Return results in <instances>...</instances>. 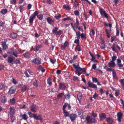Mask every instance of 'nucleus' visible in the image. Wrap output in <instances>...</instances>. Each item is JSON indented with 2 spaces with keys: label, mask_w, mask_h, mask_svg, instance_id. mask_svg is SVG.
<instances>
[{
  "label": "nucleus",
  "mask_w": 124,
  "mask_h": 124,
  "mask_svg": "<svg viewBox=\"0 0 124 124\" xmlns=\"http://www.w3.org/2000/svg\"><path fill=\"white\" fill-rule=\"evenodd\" d=\"M28 113L30 117L31 118L32 117H33L36 120H40L42 119L41 116L40 115H39L38 116H37L36 114L34 113L32 114V113L31 112H28Z\"/></svg>",
  "instance_id": "nucleus-1"
},
{
  "label": "nucleus",
  "mask_w": 124,
  "mask_h": 124,
  "mask_svg": "<svg viewBox=\"0 0 124 124\" xmlns=\"http://www.w3.org/2000/svg\"><path fill=\"white\" fill-rule=\"evenodd\" d=\"M39 13V12L36 11L33 14H31L30 17L29 18V21L30 23H33L34 20Z\"/></svg>",
  "instance_id": "nucleus-2"
},
{
  "label": "nucleus",
  "mask_w": 124,
  "mask_h": 124,
  "mask_svg": "<svg viewBox=\"0 0 124 124\" xmlns=\"http://www.w3.org/2000/svg\"><path fill=\"white\" fill-rule=\"evenodd\" d=\"M68 103H65L63 105L62 108V110L63 111V113L64 114V116L65 117L69 116L70 114L69 112L65 110L66 107L68 106Z\"/></svg>",
  "instance_id": "nucleus-3"
},
{
  "label": "nucleus",
  "mask_w": 124,
  "mask_h": 124,
  "mask_svg": "<svg viewBox=\"0 0 124 124\" xmlns=\"http://www.w3.org/2000/svg\"><path fill=\"white\" fill-rule=\"evenodd\" d=\"M100 12L103 18H105L108 19V14L106 13L105 11L102 8H101L100 9Z\"/></svg>",
  "instance_id": "nucleus-4"
},
{
  "label": "nucleus",
  "mask_w": 124,
  "mask_h": 124,
  "mask_svg": "<svg viewBox=\"0 0 124 124\" xmlns=\"http://www.w3.org/2000/svg\"><path fill=\"white\" fill-rule=\"evenodd\" d=\"M18 49L16 48L15 49V50L14 51L13 50H10V54L11 55H14L16 57H17V54L19 52L18 51Z\"/></svg>",
  "instance_id": "nucleus-5"
},
{
  "label": "nucleus",
  "mask_w": 124,
  "mask_h": 124,
  "mask_svg": "<svg viewBox=\"0 0 124 124\" xmlns=\"http://www.w3.org/2000/svg\"><path fill=\"white\" fill-rule=\"evenodd\" d=\"M69 117L71 122L74 121L77 117V115L75 114H72L70 115Z\"/></svg>",
  "instance_id": "nucleus-6"
},
{
  "label": "nucleus",
  "mask_w": 124,
  "mask_h": 124,
  "mask_svg": "<svg viewBox=\"0 0 124 124\" xmlns=\"http://www.w3.org/2000/svg\"><path fill=\"white\" fill-rule=\"evenodd\" d=\"M69 43L67 41H65L64 43V45H61V48L62 50H64L66 47H68L69 46Z\"/></svg>",
  "instance_id": "nucleus-7"
},
{
  "label": "nucleus",
  "mask_w": 124,
  "mask_h": 124,
  "mask_svg": "<svg viewBox=\"0 0 124 124\" xmlns=\"http://www.w3.org/2000/svg\"><path fill=\"white\" fill-rule=\"evenodd\" d=\"M10 112L9 114L10 116H12L14 114L15 110L14 107H10L9 108Z\"/></svg>",
  "instance_id": "nucleus-8"
},
{
  "label": "nucleus",
  "mask_w": 124,
  "mask_h": 124,
  "mask_svg": "<svg viewBox=\"0 0 124 124\" xmlns=\"http://www.w3.org/2000/svg\"><path fill=\"white\" fill-rule=\"evenodd\" d=\"M88 86L89 87L92 88H93L97 89V88L96 85L90 82L88 83Z\"/></svg>",
  "instance_id": "nucleus-9"
},
{
  "label": "nucleus",
  "mask_w": 124,
  "mask_h": 124,
  "mask_svg": "<svg viewBox=\"0 0 124 124\" xmlns=\"http://www.w3.org/2000/svg\"><path fill=\"white\" fill-rule=\"evenodd\" d=\"M123 115V114L121 112H118L117 114V116L118 117V121L119 122L121 121V119Z\"/></svg>",
  "instance_id": "nucleus-10"
},
{
  "label": "nucleus",
  "mask_w": 124,
  "mask_h": 124,
  "mask_svg": "<svg viewBox=\"0 0 124 124\" xmlns=\"http://www.w3.org/2000/svg\"><path fill=\"white\" fill-rule=\"evenodd\" d=\"M66 87V86L63 83H60L59 84V88L60 89L62 90H64Z\"/></svg>",
  "instance_id": "nucleus-11"
},
{
  "label": "nucleus",
  "mask_w": 124,
  "mask_h": 124,
  "mask_svg": "<svg viewBox=\"0 0 124 124\" xmlns=\"http://www.w3.org/2000/svg\"><path fill=\"white\" fill-rule=\"evenodd\" d=\"M36 105L34 104L31 105L30 107V108L31 111L33 112H36Z\"/></svg>",
  "instance_id": "nucleus-12"
},
{
  "label": "nucleus",
  "mask_w": 124,
  "mask_h": 124,
  "mask_svg": "<svg viewBox=\"0 0 124 124\" xmlns=\"http://www.w3.org/2000/svg\"><path fill=\"white\" fill-rule=\"evenodd\" d=\"M47 21L49 24L53 25L54 23V21L50 17H48L46 19Z\"/></svg>",
  "instance_id": "nucleus-13"
},
{
  "label": "nucleus",
  "mask_w": 124,
  "mask_h": 124,
  "mask_svg": "<svg viewBox=\"0 0 124 124\" xmlns=\"http://www.w3.org/2000/svg\"><path fill=\"white\" fill-rule=\"evenodd\" d=\"M32 62L38 65L41 63L40 61L37 58L33 59L32 60Z\"/></svg>",
  "instance_id": "nucleus-14"
},
{
  "label": "nucleus",
  "mask_w": 124,
  "mask_h": 124,
  "mask_svg": "<svg viewBox=\"0 0 124 124\" xmlns=\"http://www.w3.org/2000/svg\"><path fill=\"white\" fill-rule=\"evenodd\" d=\"M82 96V93L80 92H79L77 94V97L79 103H80L81 101Z\"/></svg>",
  "instance_id": "nucleus-15"
},
{
  "label": "nucleus",
  "mask_w": 124,
  "mask_h": 124,
  "mask_svg": "<svg viewBox=\"0 0 124 124\" xmlns=\"http://www.w3.org/2000/svg\"><path fill=\"white\" fill-rule=\"evenodd\" d=\"M76 22L74 24V26L76 29H77L79 25V23L78 20L77 18H76Z\"/></svg>",
  "instance_id": "nucleus-16"
},
{
  "label": "nucleus",
  "mask_w": 124,
  "mask_h": 124,
  "mask_svg": "<svg viewBox=\"0 0 124 124\" xmlns=\"http://www.w3.org/2000/svg\"><path fill=\"white\" fill-rule=\"evenodd\" d=\"M109 67L113 68L114 67L116 66V64L115 62L111 61L108 63Z\"/></svg>",
  "instance_id": "nucleus-17"
},
{
  "label": "nucleus",
  "mask_w": 124,
  "mask_h": 124,
  "mask_svg": "<svg viewBox=\"0 0 124 124\" xmlns=\"http://www.w3.org/2000/svg\"><path fill=\"white\" fill-rule=\"evenodd\" d=\"M15 89L13 87H11L8 93L10 94H12L14 93L15 91Z\"/></svg>",
  "instance_id": "nucleus-18"
},
{
  "label": "nucleus",
  "mask_w": 124,
  "mask_h": 124,
  "mask_svg": "<svg viewBox=\"0 0 124 124\" xmlns=\"http://www.w3.org/2000/svg\"><path fill=\"white\" fill-rule=\"evenodd\" d=\"M104 68L106 69V71H107L111 72L112 71V72H113V70H115L114 69H112L111 68H108V66L107 65L105 66L104 67Z\"/></svg>",
  "instance_id": "nucleus-19"
},
{
  "label": "nucleus",
  "mask_w": 124,
  "mask_h": 124,
  "mask_svg": "<svg viewBox=\"0 0 124 124\" xmlns=\"http://www.w3.org/2000/svg\"><path fill=\"white\" fill-rule=\"evenodd\" d=\"M41 46L40 45H36L33 48V50L35 52H37L39 50Z\"/></svg>",
  "instance_id": "nucleus-20"
},
{
  "label": "nucleus",
  "mask_w": 124,
  "mask_h": 124,
  "mask_svg": "<svg viewBox=\"0 0 124 124\" xmlns=\"http://www.w3.org/2000/svg\"><path fill=\"white\" fill-rule=\"evenodd\" d=\"M76 50H77L78 52H79L81 50V47L80 45L78 44L76 46L75 49V51H76Z\"/></svg>",
  "instance_id": "nucleus-21"
},
{
  "label": "nucleus",
  "mask_w": 124,
  "mask_h": 124,
  "mask_svg": "<svg viewBox=\"0 0 124 124\" xmlns=\"http://www.w3.org/2000/svg\"><path fill=\"white\" fill-rule=\"evenodd\" d=\"M31 54L28 52H27L25 54H24V57L27 58H30Z\"/></svg>",
  "instance_id": "nucleus-22"
},
{
  "label": "nucleus",
  "mask_w": 124,
  "mask_h": 124,
  "mask_svg": "<svg viewBox=\"0 0 124 124\" xmlns=\"http://www.w3.org/2000/svg\"><path fill=\"white\" fill-rule=\"evenodd\" d=\"M28 72L30 74L31 73V72L30 70L29 69L27 70L26 71H25L24 72V73L27 77H30V75L28 74Z\"/></svg>",
  "instance_id": "nucleus-23"
},
{
  "label": "nucleus",
  "mask_w": 124,
  "mask_h": 124,
  "mask_svg": "<svg viewBox=\"0 0 124 124\" xmlns=\"http://www.w3.org/2000/svg\"><path fill=\"white\" fill-rule=\"evenodd\" d=\"M17 36V35L16 33H13L10 35V37L13 39H15L16 38Z\"/></svg>",
  "instance_id": "nucleus-24"
},
{
  "label": "nucleus",
  "mask_w": 124,
  "mask_h": 124,
  "mask_svg": "<svg viewBox=\"0 0 124 124\" xmlns=\"http://www.w3.org/2000/svg\"><path fill=\"white\" fill-rule=\"evenodd\" d=\"M99 116L101 119L102 118H105L106 117V114L104 113H103L99 115Z\"/></svg>",
  "instance_id": "nucleus-25"
},
{
  "label": "nucleus",
  "mask_w": 124,
  "mask_h": 124,
  "mask_svg": "<svg viewBox=\"0 0 124 124\" xmlns=\"http://www.w3.org/2000/svg\"><path fill=\"white\" fill-rule=\"evenodd\" d=\"M113 77V78L115 79H117V77L116 74V72L115 71V70H114L113 72H112Z\"/></svg>",
  "instance_id": "nucleus-26"
},
{
  "label": "nucleus",
  "mask_w": 124,
  "mask_h": 124,
  "mask_svg": "<svg viewBox=\"0 0 124 124\" xmlns=\"http://www.w3.org/2000/svg\"><path fill=\"white\" fill-rule=\"evenodd\" d=\"M6 101V99L4 97H2L0 98V101H1L2 102L4 103Z\"/></svg>",
  "instance_id": "nucleus-27"
},
{
  "label": "nucleus",
  "mask_w": 124,
  "mask_h": 124,
  "mask_svg": "<svg viewBox=\"0 0 124 124\" xmlns=\"http://www.w3.org/2000/svg\"><path fill=\"white\" fill-rule=\"evenodd\" d=\"M63 8L67 10H70L71 9L69 5H64L63 7Z\"/></svg>",
  "instance_id": "nucleus-28"
},
{
  "label": "nucleus",
  "mask_w": 124,
  "mask_h": 124,
  "mask_svg": "<svg viewBox=\"0 0 124 124\" xmlns=\"http://www.w3.org/2000/svg\"><path fill=\"white\" fill-rule=\"evenodd\" d=\"M103 24H104L105 26L106 27H108L109 26V28H111V27H112V24H110V23H107L106 22H104L103 23Z\"/></svg>",
  "instance_id": "nucleus-29"
},
{
  "label": "nucleus",
  "mask_w": 124,
  "mask_h": 124,
  "mask_svg": "<svg viewBox=\"0 0 124 124\" xmlns=\"http://www.w3.org/2000/svg\"><path fill=\"white\" fill-rule=\"evenodd\" d=\"M7 12V9H2L0 12L1 14L3 15H4Z\"/></svg>",
  "instance_id": "nucleus-30"
},
{
  "label": "nucleus",
  "mask_w": 124,
  "mask_h": 124,
  "mask_svg": "<svg viewBox=\"0 0 124 124\" xmlns=\"http://www.w3.org/2000/svg\"><path fill=\"white\" fill-rule=\"evenodd\" d=\"M58 29V28H57V27H55L52 31L53 34L54 35L56 34Z\"/></svg>",
  "instance_id": "nucleus-31"
},
{
  "label": "nucleus",
  "mask_w": 124,
  "mask_h": 124,
  "mask_svg": "<svg viewBox=\"0 0 124 124\" xmlns=\"http://www.w3.org/2000/svg\"><path fill=\"white\" fill-rule=\"evenodd\" d=\"M105 32L107 35V37L108 38H109L110 37V32H109L108 30L107 29H106L105 30Z\"/></svg>",
  "instance_id": "nucleus-32"
},
{
  "label": "nucleus",
  "mask_w": 124,
  "mask_h": 124,
  "mask_svg": "<svg viewBox=\"0 0 124 124\" xmlns=\"http://www.w3.org/2000/svg\"><path fill=\"white\" fill-rule=\"evenodd\" d=\"M119 81L120 83L121 84L122 86V88L123 89H124V79H121L119 80Z\"/></svg>",
  "instance_id": "nucleus-33"
},
{
  "label": "nucleus",
  "mask_w": 124,
  "mask_h": 124,
  "mask_svg": "<svg viewBox=\"0 0 124 124\" xmlns=\"http://www.w3.org/2000/svg\"><path fill=\"white\" fill-rule=\"evenodd\" d=\"M3 48L4 49H6L8 48V46L6 45L5 42H3L2 44Z\"/></svg>",
  "instance_id": "nucleus-34"
},
{
  "label": "nucleus",
  "mask_w": 124,
  "mask_h": 124,
  "mask_svg": "<svg viewBox=\"0 0 124 124\" xmlns=\"http://www.w3.org/2000/svg\"><path fill=\"white\" fill-rule=\"evenodd\" d=\"M51 79L50 77L47 80V84L49 85H51L52 84V82L51 81Z\"/></svg>",
  "instance_id": "nucleus-35"
},
{
  "label": "nucleus",
  "mask_w": 124,
  "mask_h": 124,
  "mask_svg": "<svg viewBox=\"0 0 124 124\" xmlns=\"http://www.w3.org/2000/svg\"><path fill=\"white\" fill-rule=\"evenodd\" d=\"M33 85L36 87H38V81L37 80H35L33 82Z\"/></svg>",
  "instance_id": "nucleus-36"
},
{
  "label": "nucleus",
  "mask_w": 124,
  "mask_h": 124,
  "mask_svg": "<svg viewBox=\"0 0 124 124\" xmlns=\"http://www.w3.org/2000/svg\"><path fill=\"white\" fill-rule=\"evenodd\" d=\"M76 34L77 36L76 38H80V36L81 34L80 32L79 31H76Z\"/></svg>",
  "instance_id": "nucleus-37"
},
{
  "label": "nucleus",
  "mask_w": 124,
  "mask_h": 124,
  "mask_svg": "<svg viewBox=\"0 0 124 124\" xmlns=\"http://www.w3.org/2000/svg\"><path fill=\"white\" fill-rule=\"evenodd\" d=\"M37 16L39 20H42L43 18V16L42 14H41L38 15H37Z\"/></svg>",
  "instance_id": "nucleus-38"
},
{
  "label": "nucleus",
  "mask_w": 124,
  "mask_h": 124,
  "mask_svg": "<svg viewBox=\"0 0 124 124\" xmlns=\"http://www.w3.org/2000/svg\"><path fill=\"white\" fill-rule=\"evenodd\" d=\"M91 115L94 117H96L97 116V113H95L93 111H92Z\"/></svg>",
  "instance_id": "nucleus-39"
},
{
  "label": "nucleus",
  "mask_w": 124,
  "mask_h": 124,
  "mask_svg": "<svg viewBox=\"0 0 124 124\" xmlns=\"http://www.w3.org/2000/svg\"><path fill=\"white\" fill-rule=\"evenodd\" d=\"M91 57L92 58L91 59V60L92 61H93L94 62H97V61L95 60V57L94 55Z\"/></svg>",
  "instance_id": "nucleus-40"
},
{
  "label": "nucleus",
  "mask_w": 124,
  "mask_h": 124,
  "mask_svg": "<svg viewBox=\"0 0 124 124\" xmlns=\"http://www.w3.org/2000/svg\"><path fill=\"white\" fill-rule=\"evenodd\" d=\"M70 20V21H71L72 20L69 17H68L67 18H63L62 20V21L64 22L66 20Z\"/></svg>",
  "instance_id": "nucleus-41"
},
{
  "label": "nucleus",
  "mask_w": 124,
  "mask_h": 124,
  "mask_svg": "<svg viewBox=\"0 0 124 124\" xmlns=\"http://www.w3.org/2000/svg\"><path fill=\"white\" fill-rule=\"evenodd\" d=\"M73 67L75 68V69L77 68V67L79 66V64L78 63H75L73 65Z\"/></svg>",
  "instance_id": "nucleus-42"
},
{
  "label": "nucleus",
  "mask_w": 124,
  "mask_h": 124,
  "mask_svg": "<svg viewBox=\"0 0 124 124\" xmlns=\"http://www.w3.org/2000/svg\"><path fill=\"white\" fill-rule=\"evenodd\" d=\"M13 60L12 58L11 57H8V63H12L13 61Z\"/></svg>",
  "instance_id": "nucleus-43"
},
{
  "label": "nucleus",
  "mask_w": 124,
  "mask_h": 124,
  "mask_svg": "<svg viewBox=\"0 0 124 124\" xmlns=\"http://www.w3.org/2000/svg\"><path fill=\"white\" fill-rule=\"evenodd\" d=\"M64 96H65V98L67 99H69L70 96V94L69 93H68L64 95Z\"/></svg>",
  "instance_id": "nucleus-44"
},
{
  "label": "nucleus",
  "mask_w": 124,
  "mask_h": 124,
  "mask_svg": "<svg viewBox=\"0 0 124 124\" xmlns=\"http://www.w3.org/2000/svg\"><path fill=\"white\" fill-rule=\"evenodd\" d=\"M79 39H80L77 38V39H76L74 41V43H75L76 44H79Z\"/></svg>",
  "instance_id": "nucleus-45"
},
{
  "label": "nucleus",
  "mask_w": 124,
  "mask_h": 124,
  "mask_svg": "<svg viewBox=\"0 0 124 124\" xmlns=\"http://www.w3.org/2000/svg\"><path fill=\"white\" fill-rule=\"evenodd\" d=\"M10 101L11 103L12 104H14L15 102V100L13 98L10 99Z\"/></svg>",
  "instance_id": "nucleus-46"
},
{
  "label": "nucleus",
  "mask_w": 124,
  "mask_h": 124,
  "mask_svg": "<svg viewBox=\"0 0 124 124\" xmlns=\"http://www.w3.org/2000/svg\"><path fill=\"white\" fill-rule=\"evenodd\" d=\"M106 121L108 123H112V121L110 117H107L106 118Z\"/></svg>",
  "instance_id": "nucleus-47"
},
{
  "label": "nucleus",
  "mask_w": 124,
  "mask_h": 124,
  "mask_svg": "<svg viewBox=\"0 0 124 124\" xmlns=\"http://www.w3.org/2000/svg\"><path fill=\"white\" fill-rule=\"evenodd\" d=\"M63 93H60L57 96V98L59 99L62 97L63 96Z\"/></svg>",
  "instance_id": "nucleus-48"
},
{
  "label": "nucleus",
  "mask_w": 124,
  "mask_h": 124,
  "mask_svg": "<svg viewBox=\"0 0 124 124\" xmlns=\"http://www.w3.org/2000/svg\"><path fill=\"white\" fill-rule=\"evenodd\" d=\"M115 44H113L112 45V46L111 47V48L112 49V50L114 51H115L116 50L115 49Z\"/></svg>",
  "instance_id": "nucleus-49"
},
{
  "label": "nucleus",
  "mask_w": 124,
  "mask_h": 124,
  "mask_svg": "<svg viewBox=\"0 0 124 124\" xmlns=\"http://www.w3.org/2000/svg\"><path fill=\"white\" fill-rule=\"evenodd\" d=\"M116 36H111V42H112L116 38Z\"/></svg>",
  "instance_id": "nucleus-50"
},
{
  "label": "nucleus",
  "mask_w": 124,
  "mask_h": 124,
  "mask_svg": "<svg viewBox=\"0 0 124 124\" xmlns=\"http://www.w3.org/2000/svg\"><path fill=\"white\" fill-rule=\"evenodd\" d=\"M80 36L82 39H86V37L85 35H84L83 33H82L80 35Z\"/></svg>",
  "instance_id": "nucleus-51"
},
{
  "label": "nucleus",
  "mask_w": 124,
  "mask_h": 124,
  "mask_svg": "<svg viewBox=\"0 0 124 124\" xmlns=\"http://www.w3.org/2000/svg\"><path fill=\"white\" fill-rule=\"evenodd\" d=\"M92 80L93 82L95 83H97L98 80L96 78H92Z\"/></svg>",
  "instance_id": "nucleus-52"
},
{
  "label": "nucleus",
  "mask_w": 124,
  "mask_h": 124,
  "mask_svg": "<svg viewBox=\"0 0 124 124\" xmlns=\"http://www.w3.org/2000/svg\"><path fill=\"white\" fill-rule=\"evenodd\" d=\"M61 17V16L60 14H58L57 16H55L54 17L56 19L58 20Z\"/></svg>",
  "instance_id": "nucleus-53"
},
{
  "label": "nucleus",
  "mask_w": 124,
  "mask_h": 124,
  "mask_svg": "<svg viewBox=\"0 0 124 124\" xmlns=\"http://www.w3.org/2000/svg\"><path fill=\"white\" fill-rule=\"evenodd\" d=\"M117 57L116 56H113L112 57V60L111 61L115 62L116 60Z\"/></svg>",
  "instance_id": "nucleus-54"
},
{
  "label": "nucleus",
  "mask_w": 124,
  "mask_h": 124,
  "mask_svg": "<svg viewBox=\"0 0 124 124\" xmlns=\"http://www.w3.org/2000/svg\"><path fill=\"white\" fill-rule=\"evenodd\" d=\"M62 31L61 30H59L58 31H57L56 34V35H61L62 34Z\"/></svg>",
  "instance_id": "nucleus-55"
},
{
  "label": "nucleus",
  "mask_w": 124,
  "mask_h": 124,
  "mask_svg": "<svg viewBox=\"0 0 124 124\" xmlns=\"http://www.w3.org/2000/svg\"><path fill=\"white\" fill-rule=\"evenodd\" d=\"M74 13L76 16H78L79 15V12L78 10H76L74 12Z\"/></svg>",
  "instance_id": "nucleus-56"
},
{
  "label": "nucleus",
  "mask_w": 124,
  "mask_h": 124,
  "mask_svg": "<svg viewBox=\"0 0 124 124\" xmlns=\"http://www.w3.org/2000/svg\"><path fill=\"white\" fill-rule=\"evenodd\" d=\"M91 122L92 123L94 124L97 122V121L94 118H93L91 119Z\"/></svg>",
  "instance_id": "nucleus-57"
},
{
  "label": "nucleus",
  "mask_w": 124,
  "mask_h": 124,
  "mask_svg": "<svg viewBox=\"0 0 124 124\" xmlns=\"http://www.w3.org/2000/svg\"><path fill=\"white\" fill-rule=\"evenodd\" d=\"M5 88V87L3 85L0 84V90H4Z\"/></svg>",
  "instance_id": "nucleus-58"
},
{
  "label": "nucleus",
  "mask_w": 124,
  "mask_h": 124,
  "mask_svg": "<svg viewBox=\"0 0 124 124\" xmlns=\"http://www.w3.org/2000/svg\"><path fill=\"white\" fill-rule=\"evenodd\" d=\"M120 101L121 102V104L122 105V108L124 109V101L122 99H120Z\"/></svg>",
  "instance_id": "nucleus-59"
},
{
  "label": "nucleus",
  "mask_w": 124,
  "mask_h": 124,
  "mask_svg": "<svg viewBox=\"0 0 124 124\" xmlns=\"http://www.w3.org/2000/svg\"><path fill=\"white\" fill-rule=\"evenodd\" d=\"M90 119V116H87L85 120L86 121H87L88 122H89Z\"/></svg>",
  "instance_id": "nucleus-60"
},
{
  "label": "nucleus",
  "mask_w": 124,
  "mask_h": 124,
  "mask_svg": "<svg viewBox=\"0 0 124 124\" xmlns=\"http://www.w3.org/2000/svg\"><path fill=\"white\" fill-rule=\"evenodd\" d=\"M76 69H77L76 71H78V72L81 71L82 70V69L79 66L77 67V68H76Z\"/></svg>",
  "instance_id": "nucleus-61"
},
{
  "label": "nucleus",
  "mask_w": 124,
  "mask_h": 124,
  "mask_svg": "<svg viewBox=\"0 0 124 124\" xmlns=\"http://www.w3.org/2000/svg\"><path fill=\"white\" fill-rule=\"evenodd\" d=\"M11 117V122L13 123L14 122V121L16 120V118L14 116H10Z\"/></svg>",
  "instance_id": "nucleus-62"
},
{
  "label": "nucleus",
  "mask_w": 124,
  "mask_h": 124,
  "mask_svg": "<svg viewBox=\"0 0 124 124\" xmlns=\"http://www.w3.org/2000/svg\"><path fill=\"white\" fill-rule=\"evenodd\" d=\"M12 82L15 85H16L17 83V82L16 81V79L14 78H13Z\"/></svg>",
  "instance_id": "nucleus-63"
},
{
  "label": "nucleus",
  "mask_w": 124,
  "mask_h": 124,
  "mask_svg": "<svg viewBox=\"0 0 124 124\" xmlns=\"http://www.w3.org/2000/svg\"><path fill=\"white\" fill-rule=\"evenodd\" d=\"M16 0H12L10 2V3L12 4H14L16 3Z\"/></svg>",
  "instance_id": "nucleus-64"
}]
</instances>
